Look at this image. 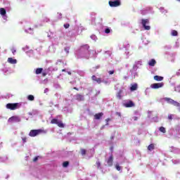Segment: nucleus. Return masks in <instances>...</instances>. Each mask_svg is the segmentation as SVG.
<instances>
[{"mask_svg":"<svg viewBox=\"0 0 180 180\" xmlns=\"http://www.w3.org/2000/svg\"><path fill=\"white\" fill-rule=\"evenodd\" d=\"M113 139H115V136H110V140H113Z\"/></svg>","mask_w":180,"mask_h":180,"instance_id":"obj_40","label":"nucleus"},{"mask_svg":"<svg viewBox=\"0 0 180 180\" xmlns=\"http://www.w3.org/2000/svg\"><path fill=\"white\" fill-rule=\"evenodd\" d=\"M107 164L108 167L113 166V155H110V157L108 158Z\"/></svg>","mask_w":180,"mask_h":180,"instance_id":"obj_7","label":"nucleus"},{"mask_svg":"<svg viewBox=\"0 0 180 180\" xmlns=\"http://www.w3.org/2000/svg\"><path fill=\"white\" fill-rule=\"evenodd\" d=\"M165 101H167V102H169V103H171L172 105H174V106H176L177 108H179L180 106V104L179 103L171 99V98H165Z\"/></svg>","mask_w":180,"mask_h":180,"instance_id":"obj_6","label":"nucleus"},{"mask_svg":"<svg viewBox=\"0 0 180 180\" xmlns=\"http://www.w3.org/2000/svg\"><path fill=\"white\" fill-rule=\"evenodd\" d=\"M29 30H32V27H30V28H29Z\"/></svg>","mask_w":180,"mask_h":180,"instance_id":"obj_46","label":"nucleus"},{"mask_svg":"<svg viewBox=\"0 0 180 180\" xmlns=\"http://www.w3.org/2000/svg\"><path fill=\"white\" fill-rule=\"evenodd\" d=\"M172 36H178V32L176 30H172Z\"/></svg>","mask_w":180,"mask_h":180,"instance_id":"obj_27","label":"nucleus"},{"mask_svg":"<svg viewBox=\"0 0 180 180\" xmlns=\"http://www.w3.org/2000/svg\"><path fill=\"white\" fill-rule=\"evenodd\" d=\"M102 116H103V112H98L94 115V119H96V120H99Z\"/></svg>","mask_w":180,"mask_h":180,"instance_id":"obj_13","label":"nucleus"},{"mask_svg":"<svg viewBox=\"0 0 180 180\" xmlns=\"http://www.w3.org/2000/svg\"><path fill=\"white\" fill-rule=\"evenodd\" d=\"M168 119L169 120H172V119H174V115L172 114L168 115Z\"/></svg>","mask_w":180,"mask_h":180,"instance_id":"obj_29","label":"nucleus"},{"mask_svg":"<svg viewBox=\"0 0 180 180\" xmlns=\"http://www.w3.org/2000/svg\"><path fill=\"white\" fill-rule=\"evenodd\" d=\"M68 74L69 75H71V72H68Z\"/></svg>","mask_w":180,"mask_h":180,"instance_id":"obj_44","label":"nucleus"},{"mask_svg":"<svg viewBox=\"0 0 180 180\" xmlns=\"http://www.w3.org/2000/svg\"><path fill=\"white\" fill-rule=\"evenodd\" d=\"M0 15L3 16L4 19L6 20V18H8L6 16V10L4 8H0Z\"/></svg>","mask_w":180,"mask_h":180,"instance_id":"obj_8","label":"nucleus"},{"mask_svg":"<svg viewBox=\"0 0 180 180\" xmlns=\"http://www.w3.org/2000/svg\"><path fill=\"white\" fill-rule=\"evenodd\" d=\"M76 99H77V101H79V102H81V101L85 100V98H84V95H82V94H77Z\"/></svg>","mask_w":180,"mask_h":180,"instance_id":"obj_11","label":"nucleus"},{"mask_svg":"<svg viewBox=\"0 0 180 180\" xmlns=\"http://www.w3.org/2000/svg\"><path fill=\"white\" fill-rule=\"evenodd\" d=\"M68 165H70V162H68V161H65L63 163V168H67V167H68Z\"/></svg>","mask_w":180,"mask_h":180,"instance_id":"obj_22","label":"nucleus"},{"mask_svg":"<svg viewBox=\"0 0 180 180\" xmlns=\"http://www.w3.org/2000/svg\"><path fill=\"white\" fill-rule=\"evenodd\" d=\"M37 160H39V158H38V157H35V158L33 159V162H36V161H37Z\"/></svg>","mask_w":180,"mask_h":180,"instance_id":"obj_38","label":"nucleus"},{"mask_svg":"<svg viewBox=\"0 0 180 180\" xmlns=\"http://www.w3.org/2000/svg\"><path fill=\"white\" fill-rule=\"evenodd\" d=\"M153 79H155V81H162L164 79V77L161 76L155 75L154 76Z\"/></svg>","mask_w":180,"mask_h":180,"instance_id":"obj_15","label":"nucleus"},{"mask_svg":"<svg viewBox=\"0 0 180 180\" xmlns=\"http://www.w3.org/2000/svg\"><path fill=\"white\" fill-rule=\"evenodd\" d=\"M162 86H164V82L154 83L150 85V88H152V89H158L160 88H162Z\"/></svg>","mask_w":180,"mask_h":180,"instance_id":"obj_5","label":"nucleus"},{"mask_svg":"<svg viewBox=\"0 0 180 180\" xmlns=\"http://www.w3.org/2000/svg\"><path fill=\"white\" fill-rule=\"evenodd\" d=\"M124 106H125V108H134L136 105L133 103L132 101H129L127 103H124Z\"/></svg>","mask_w":180,"mask_h":180,"instance_id":"obj_9","label":"nucleus"},{"mask_svg":"<svg viewBox=\"0 0 180 180\" xmlns=\"http://www.w3.org/2000/svg\"><path fill=\"white\" fill-rule=\"evenodd\" d=\"M131 91H137V84H132L131 88Z\"/></svg>","mask_w":180,"mask_h":180,"instance_id":"obj_18","label":"nucleus"},{"mask_svg":"<svg viewBox=\"0 0 180 180\" xmlns=\"http://www.w3.org/2000/svg\"><path fill=\"white\" fill-rule=\"evenodd\" d=\"M22 140L23 143H26V141H27V138H26V137H22Z\"/></svg>","mask_w":180,"mask_h":180,"instance_id":"obj_36","label":"nucleus"},{"mask_svg":"<svg viewBox=\"0 0 180 180\" xmlns=\"http://www.w3.org/2000/svg\"><path fill=\"white\" fill-rule=\"evenodd\" d=\"M108 73L110 74V75H112V74H115V70H110Z\"/></svg>","mask_w":180,"mask_h":180,"instance_id":"obj_35","label":"nucleus"},{"mask_svg":"<svg viewBox=\"0 0 180 180\" xmlns=\"http://www.w3.org/2000/svg\"><path fill=\"white\" fill-rule=\"evenodd\" d=\"M134 120L136 122V120H139V117H133Z\"/></svg>","mask_w":180,"mask_h":180,"instance_id":"obj_39","label":"nucleus"},{"mask_svg":"<svg viewBox=\"0 0 180 180\" xmlns=\"http://www.w3.org/2000/svg\"><path fill=\"white\" fill-rule=\"evenodd\" d=\"M11 51H12L13 54H15L16 53V49H11Z\"/></svg>","mask_w":180,"mask_h":180,"instance_id":"obj_37","label":"nucleus"},{"mask_svg":"<svg viewBox=\"0 0 180 180\" xmlns=\"http://www.w3.org/2000/svg\"><path fill=\"white\" fill-rule=\"evenodd\" d=\"M155 64H157V61H155V59H151L148 62V65H150V67H154Z\"/></svg>","mask_w":180,"mask_h":180,"instance_id":"obj_14","label":"nucleus"},{"mask_svg":"<svg viewBox=\"0 0 180 180\" xmlns=\"http://www.w3.org/2000/svg\"><path fill=\"white\" fill-rule=\"evenodd\" d=\"M63 26H64L65 29H68V27H70V24L66 23V24H64Z\"/></svg>","mask_w":180,"mask_h":180,"instance_id":"obj_31","label":"nucleus"},{"mask_svg":"<svg viewBox=\"0 0 180 180\" xmlns=\"http://www.w3.org/2000/svg\"><path fill=\"white\" fill-rule=\"evenodd\" d=\"M62 72H65V69H63V70H62Z\"/></svg>","mask_w":180,"mask_h":180,"instance_id":"obj_43","label":"nucleus"},{"mask_svg":"<svg viewBox=\"0 0 180 180\" xmlns=\"http://www.w3.org/2000/svg\"><path fill=\"white\" fill-rule=\"evenodd\" d=\"M105 33H107V34L110 33V29L106 28V29L105 30Z\"/></svg>","mask_w":180,"mask_h":180,"instance_id":"obj_32","label":"nucleus"},{"mask_svg":"<svg viewBox=\"0 0 180 180\" xmlns=\"http://www.w3.org/2000/svg\"><path fill=\"white\" fill-rule=\"evenodd\" d=\"M27 99H28V101H34V96H33V95H29V96H27Z\"/></svg>","mask_w":180,"mask_h":180,"instance_id":"obj_24","label":"nucleus"},{"mask_svg":"<svg viewBox=\"0 0 180 180\" xmlns=\"http://www.w3.org/2000/svg\"><path fill=\"white\" fill-rule=\"evenodd\" d=\"M44 77H46V73H43Z\"/></svg>","mask_w":180,"mask_h":180,"instance_id":"obj_45","label":"nucleus"},{"mask_svg":"<svg viewBox=\"0 0 180 180\" xmlns=\"http://www.w3.org/2000/svg\"><path fill=\"white\" fill-rule=\"evenodd\" d=\"M105 121H106V126H108V124H109V122H110V118H107L106 120H105Z\"/></svg>","mask_w":180,"mask_h":180,"instance_id":"obj_34","label":"nucleus"},{"mask_svg":"<svg viewBox=\"0 0 180 180\" xmlns=\"http://www.w3.org/2000/svg\"><path fill=\"white\" fill-rule=\"evenodd\" d=\"M80 151H81L82 155H86V150H85L84 148H81Z\"/></svg>","mask_w":180,"mask_h":180,"instance_id":"obj_23","label":"nucleus"},{"mask_svg":"<svg viewBox=\"0 0 180 180\" xmlns=\"http://www.w3.org/2000/svg\"><path fill=\"white\" fill-rule=\"evenodd\" d=\"M64 50L67 53V54L70 53V47H66L64 49Z\"/></svg>","mask_w":180,"mask_h":180,"instance_id":"obj_30","label":"nucleus"},{"mask_svg":"<svg viewBox=\"0 0 180 180\" xmlns=\"http://www.w3.org/2000/svg\"><path fill=\"white\" fill-rule=\"evenodd\" d=\"M117 99H122V90H120L118 93L117 94Z\"/></svg>","mask_w":180,"mask_h":180,"instance_id":"obj_19","label":"nucleus"},{"mask_svg":"<svg viewBox=\"0 0 180 180\" xmlns=\"http://www.w3.org/2000/svg\"><path fill=\"white\" fill-rule=\"evenodd\" d=\"M19 108V103H8L6 104V108L10 109V110H16Z\"/></svg>","mask_w":180,"mask_h":180,"instance_id":"obj_3","label":"nucleus"},{"mask_svg":"<svg viewBox=\"0 0 180 180\" xmlns=\"http://www.w3.org/2000/svg\"><path fill=\"white\" fill-rule=\"evenodd\" d=\"M96 167H97L98 169H101V162L97 161L96 162Z\"/></svg>","mask_w":180,"mask_h":180,"instance_id":"obj_26","label":"nucleus"},{"mask_svg":"<svg viewBox=\"0 0 180 180\" xmlns=\"http://www.w3.org/2000/svg\"><path fill=\"white\" fill-rule=\"evenodd\" d=\"M41 72H43V68H37L35 71V74H37V75H39V74H41Z\"/></svg>","mask_w":180,"mask_h":180,"instance_id":"obj_16","label":"nucleus"},{"mask_svg":"<svg viewBox=\"0 0 180 180\" xmlns=\"http://www.w3.org/2000/svg\"><path fill=\"white\" fill-rule=\"evenodd\" d=\"M176 1H178V2H180V0H176Z\"/></svg>","mask_w":180,"mask_h":180,"instance_id":"obj_47","label":"nucleus"},{"mask_svg":"<svg viewBox=\"0 0 180 180\" xmlns=\"http://www.w3.org/2000/svg\"><path fill=\"white\" fill-rule=\"evenodd\" d=\"M102 82H104V84H108V81H102Z\"/></svg>","mask_w":180,"mask_h":180,"instance_id":"obj_41","label":"nucleus"},{"mask_svg":"<svg viewBox=\"0 0 180 180\" xmlns=\"http://www.w3.org/2000/svg\"><path fill=\"white\" fill-rule=\"evenodd\" d=\"M92 81L97 82V84H102V79L96 77L95 75L91 76Z\"/></svg>","mask_w":180,"mask_h":180,"instance_id":"obj_10","label":"nucleus"},{"mask_svg":"<svg viewBox=\"0 0 180 180\" xmlns=\"http://www.w3.org/2000/svg\"><path fill=\"white\" fill-rule=\"evenodd\" d=\"M115 168H116L117 171H120L122 169V167L119 165V164H117L115 165Z\"/></svg>","mask_w":180,"mask_h":180,"instance_id":"obj_28","label":"nucleus"},{"mask_svg":"<svg viewBox=\"0 0 180 180\" xmlns=\"http://www.w3.org/2000/svg\"><path fill=\"white\" fill-rule=\"evenodd\" d=\"M154 148H155V146H154L153 143H150V144L148 146V151H153V150H154Z\"/></svg>","mask_w":180,"mask_h":180,"instance_id":"obj_17","label":"nucleus"},{"mask_svg":"<svg viewBox=\"0 0 180 180\" xmlns=\"http://www.w3.org/2000/svg\"><path fill=\"white\" fill-rule=\"evenodd\" d=\"M51 123L52 124H58V120L57 119H52L51 121Z\"/></svg>","mask_w":180,"mask_h":180,"instance_id":"obj_20","label":"nucleus"},{"mask_svg":"<svg viewBox=\"0 0 180 180\" xmlns=\"http://www.w3.org/2000/svg\"><path fill=\"white\" fill-rule=\"evenodd\" d=\"M15 120V117H11L8 119V122H13Z\"/></svg>","mask_w":180,"mask_h":180,"instance_id":"obj_33","label":"nucleus"},{"mask_svg":"<svg viewBox=\"0 0 180 180\" xmlns=\"http://www.w3.org/2000/svg\"><path fill=\"white\" fill-rule=\"evenodd\" d=\"M58 124V127H61V128L64 127V124L63 123L62 121H60V122L58 121V124Z\"/></svg>","mask_w":180,"mask_h":180,"instance_id":"obj_25","label":"nucleus"},{"mask_svg":"<svg viewBox=\"0 0 180 180\" xmlns=\"http://www.w3.org/2000/svg\"><path fill=\"white\" fill-rule=\"evenodd\" d=\"M46 134V131L44 129H32L30 133V137H36V136H39V134Z\"/></svg>","mask_w":180,"mask_h":180,"instance_id":"obj_1","label":"nucleus"},{"mask_svg":"<svg viewBox=\"0 0 180 180\" xmlns=\"http://www.w3.org/2000/svg\"><path fill=\"white\" fill-rule=\"evenodd\" d=\"M34 27H37V25H35V26H34Z\"/></svg>","mask_w":180,"mask_h":180,"instance_id":"obj_48","label":"nucleus"},{"mask_svg":"<svg viewBox=\"0 0 180 180\" xmlns=\"http://www.w3.org/2000/svg\"><path fill=\"white\" fill-rule=\"evenodd\" d=\"M108 4L111 8H117V6H120L121 5L120 1L119 0H116L115 1H110Z\"/></svg>","mask_w":180,"mask_h":180,"instance_id":"obj_4","label":"nucleus"},{"mask_svg":"<svg viewBox=\"0 0 180 180\" xmlns=\"http://www.w3.org/2000/svg\"><path fill=\"white\" fill-rule=\"evenodd\" d=\"M160 131H161V133H167V130L165 129V127H160L159 128Z\"/></svg>","mask_w":180,"mask_h":180,"instance_id":"obj_21","label":"nucleus"},{"mask_svg":"<svg viewBox=\"0 0 180 180\" xmlns=\"http://www.w3.org/2000/svg\"><path fill=\"white\" fill-rule=\"evenodd\" d=\"M150 23V20L148 19H142L141 20V25L145 30H150L151 27L150 25H147Z\"/></svg>","mask_w":180,"mask_h":180,"instance_id":"obj_2","label":"nucleus"},{"mask_svg":"<svg viewBox=\"0 0 180 180\" xmlns=\"http://www.w3.org/2000/svg\"><path fill=\"white\" fill-rule=\"evenodd\" d=\"M73 89H75L76 91H78V88L74 87Z\"/></svg>","mask_w":180,"mask_h":180,"instance_id":"obj_42","label":"nucleus"},{"mask_svg":"<svg viewBox=\"0 0 180 180\" xmlns=\"http://www.w3.org/2000/svg\"><path fill=\"white\" fill-rule=\"evenodd\" d=\"M8 63H9L10 64H16L18 63V60L16 59H13V58H8Z\"/></svg>","mask_w":180,"mask_h":180,"instance_id":"obj_12","label":"nucleus"}]
</instances>
